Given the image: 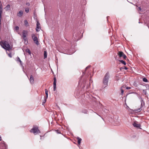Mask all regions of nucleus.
<instances>
[{"label":"nucleus","instance_id":"obj_15","mask_svg":"<svg viewBox=\"0 0 149 149\" xmlns=\"http://www.w3.org/2000/svg\"><path fill=\"white\" fill-rule=\"evenodd\" d=\"M23 12L22 10H20L19 12V13H17V15L19 17H21L23 14Z\"/></svg>","mask_w":149,"mask_h":149},{"label":"nucleus","instance_id":"obj_1","mask_svg":"<svg viewBox=\"0 0 149 149\" xmlns=\"http://www.w3.org/2000/svg\"><path fill=\"white\" fill-rule=\"evenodd\" d=\"M1 43L2 44L1 45L2 47L8 51L12 50V47L10 46L7 41L4 40L2 41Z\"/></svg>","mask_w":149,"mask_h":149},{"label":"nucleus","instance_id":"obj_28","mask_svg":"<svg viewBox=\"0 0 149 149\" xmlns=\"http://www.w3.org/2000/svg\"><path fill=\"white\" fill-rule=\"evenodd\" d=\"M119 125H120V124H119V123L118 122H117L116 123H115L114 124V125H115L116 126H118Z\"/></svg>","mask_w":149,"mask_h":149},{"label":"nucleus","instance_id":"obj_18","mask_svg":"<svg viewBox=\"0 0 149 149\" xmlns=\"http://www.w3.org/2000/svg\"><path fill=\"white\" fill-rule=\"evenodd\" d=\"M24 25L26 26H29V23L27 20H24Z\"/></svg>","mask_w":149,"mask_h":149},{"label":"nucleus","instance_id":"obj_38","mask_svg":"<svg viewBox=\"0 0 149 149\" xmlns=\"http://www.w3.org/2000/svg\"><path fill=\"white\" fill-rule=\"evenodd\" d=\"M146 88H148V89L149 88V85L148 84H146L145 85Z\"/></svg>","mask_w":149,"mask_h":149},{"label":"nucleus","instance_id":"obj_9","mask_svg":"<svg viewBox=\"0 0 149 149\" xmlns=\"http://www.w3.org/2000/svg\"><path fill=\"white\" fill-rule=\"evenodd\" d=\"M53 82V90L55 91L56 90V77H54V78Z\"/></svg>","mask_w":149,"mask_h":149},{"label":"nucleus","instance_id":"obj_24","mask_svg":"<svg viewBox=\"0 0 149 149\" xmlns=\"http://www.w3.org/2000/svg\"><path fill=\"white\" fill-rule=\"evenodd\" d=\"M81 112L85 114H87L88 113V111L86 109H84Z\"/></svg>","mask_w":149,"mask_h":149},{"label":"nucleus","instance_id":"obj_3","mask_svg":"<svg viewBox=\"0 0 149 149\" xmlns=\"http://www.w3.org/2000/svg\"><path fill=\"white\" fill-rule=\"evenodd\" d=\"M109 77V73L108 72L105 75L103 80V83L105 86L104 88H105L108 86V81Z\"/></svg>","mask_w":149,"mask_h":149},{"label":"nucleus","instance_id":"obj_11","mask_svg":"<svg viewBox=\"0 0 149 149\" xmlns=\"http://www.w3.org/2000/svg\"><path fill=\"white\" fill-rule=\"evenodd\" d=\"M23 38L26 37V36L27 35V32L25 30H23L22 33Z\"/></svg>","mask_w":149,"mask_h":149},{"label":"nucleus","instance_id":"obj_4","mask_svg":"<svg viewBox=\"0 0 149 149\" xmlns=\"http://www.w3.org/2000/svg\"><path fill=\"white\" fill-rule=\"evenodd\" d=\"M31 36L32 38L35 43L37 45H39L40 43L38 41L37 37L35 36V35L34 34H32L31 35Z\"/></svg>","mask_w":149,"mask_h":149},{"label":"nucleus","instance_id":"obj_16","mask_svg":"<svg viewBox=\"0 0 149 149\" xmlns=\"http://www.w3.org/2000/svg\"><path fill=\"white\" fill-rule=\"evenodd\" d=\"M10 5L9 4L7 5L6 6L5 8L6 11L9 10L10 9Z\"/></svg>","mask_w":149,"mask_h":149},{"label":"nucleus","instance_id":"obj_34","mask_svg":"<svg viewBox=\"0 0 149 149\" xmlns=\"http://www.w3.org/2000/svg\"><path fill=\"white\" fill-rule=\"evenodd\" d=\"M143 93H144V94H145V95H147V92H146V90H143Z\"/></svg>","mask_w":149,"mask_h":149},{"label":"nucleus","instance_id":"obj_44","mask_svg":"<svg viewBox=\"0 0 149 149\" xmlns=\"http://www.w3.org/2000/svg\"><path fill=\"white\" fill-rule=\"evenodd\" d=\"M124 69L125 70H127V69H128V68H127V67H125V66H124Z\"/></svg>","mask_w":149,"mask_h":149},{"label":"nucleus","instance_id":"obj_41","mask_svg":"<svg viewBox=\"0 0 149 149\" xmlns=\"http://www.w3.org/2000/svg\"><path fill=\"white\" fill-rule=\"evenodd\" d=\"M126 88V86L125 85H123L122 86H121L120 88H122H122Z\"/></svg>","mask_w":149,"mask_h":149},{"label":"nucleus","instance_id":"obj_7","mask_svg":"<svg viewBox=\"0 0 149 149\" xmlns=\"http://www.w3.org/2000/svg\"><path fill=\"white\" fill-rule=\"evenodd\" d=\"M41 29V27L40 26V24L38 21H37L36 24V31H39Z\"/></svg>","mask_w":149,"mask_h":149},{"label":"nucleus","instance_id":"obj_10","mask_svg":"<svg viewBox=\"0 0 149 149\" xmlns=\"http://www.w3.org/2000/svg\"><path fill=\"white\" fill-rule=\"evenodd\" d=\"M142 110V108H141V107H140V108H138L137 109H136L134 110H133V109H130V110H129V111H130V110H132V111H133L134 112H135V113H137L140 112Z\"/></svg>","mask_w":149,"mask_h":149},{"label":"nucleus","instance_id":"obj_27","mask_svg":"<svg viewBox=\"0 0 149 149\" xmlns=\"http://www.w3.org/2000/svg\"><path fill=\"white\" fill-rule=\"evenodd\" d=\"M56 131L57 134H61V131L59 130H56Z\"/></svg>","mask_w":149,"mask_h":149},{"label":"nucleus","instance_id":"obj_47","mask_svg":"<svg viewBox=\"0 0 149 149\" xmlns=\"http://www.w3.org/2000/svg\"><path fill=\"white\" fill-rule=\"evenodd\" d=\"M1 18H0V25H1Z\"/></svg>","mask_w":149,"mask_h":149},{"label":"nucleus","instance_id":"obj_22","mask_svg":"<svg viewBox=\"0 0 149 149\" xmlns=\"http://www.w3.org/2000/svg\"><path fill=\"white\" fill-rule=\"evenodd\" d=\"M48 91L47 89H45V93L46 94V96L45 97H46V98H47L48 97Z\"/></svg>","mask_w":149,"mask_h":149},{"label":"nucleus","instance_id":"obj_48","mask_svg":"<svg viewBox=\"0 0 149 149\" xmlns=\"http://www.w3.org/2000/svg\"><path fill=\"white\" fill-rule=\"evenodd\" d=\"M84 72H83V74H82V75L81 77H82L83 76V75H84Z\"/></svg>","mask_w":149,"mask_h":149},{"label":"nucleus","instance_id":"obj_32","mask_svg":"<svg viewBox=\"0 0 149 149\" xmlns=\"http://www.w3.org/2000/svg\"><path fill=\"white\" fill-rule=\"evenodd\" d=\"M7 53L8 54V55L10 57V58L12 57V55H11V53L8 54V53L7 52Z\"/></svg>","mask_w":149,"mask_h":149},{"label":"nucleus","instance_id":"obj_51","mask_svg":"<svg viewBox=\"0 0 149 149\" xmlns=\"http://www.w3.org/2000/svg\"><path fill=\"white\" fill-rule=\"evenodd\" d=\"M109 17V16H108V17H107V20H108V17Z\"/></svg>","mask_w":149,"mask_h":149},{"label":"nucleus","instance_id":"obj_13","mask_svg":"<svg viewBox=\"0 0 149 149\" xmlns=\"http://www.w3.org/2000/svg\"><path fill=\"white\" fill-rule=\"evenodd\" d=\"M16 61H19L20 62V65H22V61H21V60L19 58V57H18V56H17V58H16Z\"/></svg>","mask_w":149,"mask_h":149},{"label":"nucleus","instance_id":"obj_29","mask_svg":"<svg viewBox=\"0 0 149 149\" xmlns=\"http://www.w3.org/2000/svg\"><path fill=\"white\" fill-rule=\"evenodd\" d=\"M2 13V9H0V18H1V14Z\"/></svg>","mask_w":149,"mask_h":149},{"label":"nucleus","instance_id":"obj_52","mask_svg":"<svg viewBox=\"0 0 149 149\" xmlns=\"http://www.w3.org/2000/svg\"><path fill=\"white\" fill-rule=\"evenodd\" d=\"M127 108H129V109H130V108H129V107L128 106H127Z\"/></svg>","mask_w":149,"mask_h":149},{"label":"nucleus","instance_id":"obj_33","mask_svg":"<svg viewBox=\"0 0 149 149\" xmlns=\"http://www.w3.org/2000/svg\"><path fill=\"white\" fill-rule=\"evenodd\" d=\"M15 30L17 31L19 29V27L18 26H17L15 27Z\"/></svg>","mask_w":149,"mask_h":149},{"label":"nucleus","instance_id":"obj_25","mask_svg":"<svg viewBox=\"0 0 149 149\" xmlns=\"http://www.w3.org/2000/svg\"><path fill=\"white\" fill-rule=\"evenodd\" d=\"M143 81L146 82H148V80L147 79L146 77H144L143 79Z\"/></svg>","mask_w":149,"mask_h":149},{"label":"nucleus","instance_id":"obj_49","mask_svg":"<svg viewBox=\"0 0 149 149\" xmlns=\"http://www.w3.org/2000/svg\"><path fill=\"white\" fill-rule=\"evenodd\" d=\"M126 60L127 61H129V60L127 58V59H126Z\"/></svg>","mask_w":149,"mask_h":149},{"label":"nucleus","instance_id":"obj_12","mask_svg":"<svg viewBox=\"0 0 149 149\" xmlns=\"http://www.w3.org/2000/svg\"><path fill=\"white\" fill-rule=\"evenodd\" d=\"M30 83L31 84H32L34 83V80L33 76L31 75L29 79Z\"/></svg>","mask_w":149,"mask_h":149},{"label":"nucleus","instance_id":"obj_23","mask_svg":"<svg viewBox=\"0 0 149 149\" xmlns=\"http://www.w3.org/2000/svg\"><path fill=\"white\" fill-rule=\"evenodd\" d=\"M47 98H46L45 97H44V100H43L42 102V105H44V104L45 103L47 99Z\"/></svg>","mask_w":149,"mask_h":149},{"label":"nucleus","instance_id":"obj_50","mask_svg":"<svg viewBox=\"0 0 149 149\" xmlns=\"http://www.w3.org/2000/svg\"><path fill=\"white\" fill-rule=\"evenodd\" d=\"M1 140V136H0V141Z\"/></svg>","mask_w":149,"mask_h":149},{"label":"nucleus","instance_id":"obj_5","mask_svg":"<svg viewBox=\"0 0 149 149\" xmlns=\"http://www.w3.org/2000/svg\"><path fill=\"white\" fill-rule=\"evenodd\" d=\"M99 97H97V98L94 97L93 98L92 100L93 102H94L95 103V104H97L98 103L99 104L100 106V105H102V104L99 101Z\"/></svg>","mask_w":149,"mask_h":149},{"label":"nucleus","instance_id":"obj_54","mask_svg":"<svg viewBox=\"0 0 149 149\" xmlns=\"http://www.w3.org/2000/svg\"><path fill=\"white\" fill-rule=\"evenodd\" d=\"M41 136L40 135V137H41Z\"/></svg>","mask_w":149,"mask_h":149},{"label":"nucleus","instance_id":"obj_43","mask_svg":"<svg viewBox=\"0 0 149 149\" xmlns=\"http://www.w3.org/2000/svg\"><path fill=\"white\" fill-rule=\"evenodd\" d=\"M85 87V85H83V86H82V89L83 90V89H84V88Z\"/></svg>","mask_w":149,"mask_h":149},{"label":"nucleus","instance_id":"obj_46","mask_svg":"<svg viewBox=\"0 0 149 149\" xmlns=\"http://www.w3.org/2000/svg\"><path fill=\"white\" fill-rule=\"evenodd\" d=\"M139 10H140V11L141 10V9L140 7H139Z\"/></svg>","mask_w":149,"mask_h":149},{"label":"nucleus","instance_id":"obj_6","mask_svg":"<svg viewBox=\"0 0 149 149\" xmlns=\"http://www.w3.org/2000/svg\"><path fill=\"white\" fill-rule=\"evenodd\" d=\"M138 122L136 121H134L132 124L133 125L134 127L137 128L141 129L140 128L141 127V125L138 124Z\"/></svg>","mask_w":149,"mask_h":149},{"label":"nucleus","instance_id":"obj_21","mask_svg":"<svg viewBox=\"0 0 149 149\" xmlns=\"http://www.w3.org/2000/svg\"><path fill=\"white\" fill-rule=\"evenodd\" d=\"M118 61L123 64L124 65H125L126 64V63L125 61L122 60H118Z\"/></svg>","mask_w":149,"mask_h":149},{"label":"nucleus","instance_id":"obj_36","mask_svg":"<svg viewBox=\"0 0 149 149\" xmlns=\"http://www.w3.org/2000/svg\"><path fill=\"white\" fill-rule=\"evenodd\" d=\"M33 14H34L33 18L35 19V17H36V14L35 12H34L33 13Z\"/></svg>","mask_w":149,"mask_h":149},{"label":"nucleus","instance_id":"obj_45","mask_svg":"<svg viewBox=\"0 0 149 149\" xmlns=\"http://www.w3.org/2000/svg\"><path fill=\"white\" fill-rule=\"evenodd\" d=\"M115 59L116 60H118L117 58V56L116 57H115Z\"/></svg>","mask_w":149,"mask_h":149},{"label":"nucleus","instance_id":"obj_20","mask_svg":"<svg viewBox=\"0 0 149 149\" xmlns=\"http://www.w3.org/2000/svg\"><path fill=\"white\" fill-rule=\"evenodd\" d=\"M25 51L28 53L29 55H30L31 54V52L30 49L28 48H27L25 49Z\"/></svg>","mask_w":149,"mask_h":149},{"label":"nucleus","instance_id":"obj_30","mask_svg":"<svg viewBox=\"0 0 149 149\" xmlns=\"http://www.w3.org/2000/svg\"><path fill=\"white\" fill-rule=\"evenodd\" d=\"M29 8H26L25 9V11L26 13H28L29 12Z\"/></svg>","mask_w":149,"mask_h":149},{"label":"nucleus","instance_id":"obj_39","mask_svg":"<svg viewBox=\"0 0 149 149\" xmlns=\"http://www.w3.org/2000/svg\"><path fill=\"white\" fill-rule=\"evenodd\" d=\"M126 88L127 89H131V87L127 86L126 87Z\"/></svg>","mask_w":149,"mask_h":149},{"label":"nucleus","instance_id":"obj_40","mask_svg":"<svg viewBox=\"0 0 149 149\" xmlns=\"http://www.w3.org/2000/svg\"><path fill=\"white\" fill-rule=\"evenodd\" d=\"M26 5L27 6H29L30 5V4L28 2L26 3Z\"/></svg>","mask_w":149,"mask_h":149},{"label":"nucleus","instance_id":"obj_35","mask_svg":"<svg viewBox=\"0 0 149 149\" xmlns=\"http://www.w3.org/2000/svg\"><path fill=\"white\" fill-rule=\"evenodd\" d=\"M123 58L125 59V60H126V59H127V56H126V55L125 54L124 55V56H123Z\"/></svg>","mask_w":149,"mask_h":149},{"label":"nucleus","instance_id":"obj_2","mask_svg":"<svg viewBox=\"0 0 149 149\" xmlns=\"http://www.w3.org/2000/svg\"><path fill=\"white\" fill-rule=\"evenodd\" d=\"M30 132L33 133L35 135L40 133L41 132L38 127L36 125H33V128L30 130Z\"/></svg>","mask_w":149,"mask_h":149},{"label":"nucleus","instance_id":"obj_26","mask_svg":"<svg viewBox=\"0 0 149 149\" xmlns=\"http://www.w3.org/2000/svg\"><path fill=\"white\" fill-rule=\"evenodd\" d=\"M120 90L121 91L120 94L121 95H123V94L124 91V90L123 89H122V88H120Z\"/></svg>","mask_w":149,"mask_h":149},{"label":"nucleus","instance_id":"obj_8","mask_svg":"<svg viewBox=\"0 0 149 149\" xmlns=\"http://www.w3.org/2000/svg\"><path fill=\"white\" fill-rule=\"evenodd\" d=\"M117 54L118 55L120 58L123 57L124 55L125 54L122 51H118Z\"/></svg>","mask_w":149,"mask_h":149},{"label":"nucleus","instance_id":"obj_53","mask_svg":"<svg viewBox=\"0 0 149 149\" xmlns=\"http://www.w3.org/2000/svg\"><path fill=\"white\" fill-rule=\"evenodd\" d=\"M134 93V92H132V93Z\"/></svg>","mask_w":149,"mask_h":149},{"label":"nucleus","instance_id":"obj_31","mask_svg":"<svg viewBox=\"0 0 149 149\" xmlns=\"http://www.w3.org/2000/svg\"><path fill=\"white\" fill-rule=\"evenodd\" d=\"M23 39L24 40L25 42H26V41H27V42H28V39L27 37L23 38Z\"/></svg>","mask_w":149,"mask_h":149},{"label":"nucleus","instance_id":"obj_19","mask_svg":"<svg viewBox=\"0 0 149 149\" xmlns=\"http://www.w3.org/2000/svg\"><path fill=\"white\" fill-rule=\"evenodd\" d=\"M47 57V53L46 51H45L44 54V58H46Z\"/></svg>","mask_w":149,"mask_h":149},{"label":"nucleus","instance_id":"obj_17","mask_svg":"<svg viewBox=\"0 0 149 149\" xmlns=\"http://www.w3.org/2000/svg\"><path fill=\"white\" fill-rule=\"evenodd\" d=\"M77 139L78 140V144L80 145L82 139L79 137H77Z\"/></svg>","mask_w":149,"mask_h":149},{"label":"nucleus","instance_id":"obj_42","mask_svg":"<svg viewBox=\"0 0 149 149\" xmlns=\"http://www.w3.org/2000/svg\"><path fill=\"white\" fill-rule=\"evenodd\" d=\"M90 66L89 65V66H87L86 68V69H87L88 68H90Z\"/></svg>","mask_w":149,"mask_h":149},{"label":"nucleus","instance_id":"obj_14","mask_svg":"<svg viewBox=\"0 0 149 149\" xmlns=\"http://www.w3.org/2000/svg\"><path fill=\"white\" fill-rule=\"evenodd\" d=\"M141 108L143 107L145 105V102L143 100H141Z\"/></svg>","mask_w":149,"mask_h":149},{"label":"nucleus","instance_id":"obj_37","mask_svg":"<svg viewBox=\"0 0 149 149\" xmlns=\"http://www.w3.org/2000/svg\"><path fill=\"white\" fill-rule=\"evenodd\" d=\"M2 4L1 3V1H0V9H2Z\"/></svg>","mask_w":149,"mask_h":149}]
</instances>
